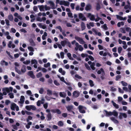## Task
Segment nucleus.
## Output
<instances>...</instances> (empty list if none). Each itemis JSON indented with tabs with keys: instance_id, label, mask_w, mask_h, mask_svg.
Returning <instances> with one entry per match:
<instances>
[{
	"instance_id": "1",
	"label": "nucleus",
	"mask_w": 131,
	"mask_h": 131,
	"mask_svg": "<svg viewBox=\"0 0 131 131\" xmlns=\"http://www.w3.org/2000/svg\"><path fill=\"white\" fill-rule=\"evenodd\" d=\"M104 113L105 114L106 116H111L112 115L116 117H117L118 114V112L115 110H113L112 112H108L105 110L104 111Z\"/></svg>"
},
{
	"instance_id": "2",
	"label": "nucleus",
	"mask_w": 131,
	"mask_h": 131,
	"mask_svg": "<svg viewBox=\"0 0 131 131\" xmlns=\"http://www.w3.org/2000/svg\"><path fill=\"white\" fill-rule=\"evenodd\" d=\"M15 71L20 75L23 74L26 71V66L24 65H23L20 71L18 69L17 67L15 68Z\"/></svg>"
},
{
	"instance_id": "3",
	"label": "nucleus",
	"mask_w": 131,
	"mask_h": 131,
	"mask_svg": "<svg viewBox=\"0 0 131 131\" xmlns=\"http://www.w3.org/2000/svg\"><path fill=\"white\" fill-rule=\"evenodd\" d=\"M12 87H10L9 88H5L3 89V94L4 95H7V93H9L10 92H12L13 90Z\"/></svg>"
},
{
	"instance_id": "4",
	"label": "nucleus",
	"mask_w": 131,
	"mask_h": 131,
	"mask_svg": "<svg viewBox=\"0 0 131 131\" xmlns=\"http://www.w3.org/2000/svg\"><path fill=\"white\" fill-rule=\"evenodd\" d=\"M25 98L24 96L22 95L20 96L19 101L18 102V104H19L20 107H21L24 103Z\"/></svg>"
},
{
	"instance_id": "5",
	"label": "nucleus",
	"mask_w": 131,
	"mask_h": 131,
	"mask_svg": "<svg viewBox=\"0 0 131 131\" xmlns=\"http://www.w3.org/2000/svg\"><path fill=\"white\" fill-rule=\"evenodd\" d=\"M78 108L80 113H85V110L86 109V108L85 107L81 105H80L78 107Z\"/></svg>"
},
{
	"instance_id": "6",
	"label": "nucleus",
	"mask_w": 131,
	"mask_h": 131,
	"mask_svg": "<svg viewBox=\"0 0 131 131\" xmlns=\"http://www.w3.org/2000/svg\"><path fill=\"white\" fill-rule=\"evenodd\" d=\"M74 38L80 44H83L85 42L83 40L82 38L77 36L75 37Z\"/></svg>"
},
{
	"instance_id": "7",
	"label": "nucleus",
	"mask_w": 131,
	"mask_h": 131,
	"mask_svg": "<svg viewBox=\"0 0 131 131\" xmlns=\"http://www.w3.org/2000/svg\"><path fill=\"white\" fill-rule=\"evenodd\" d=\"M127 116V115L125 113L120 112L119 113L118 118L120 119H121L123 117L125 118H126Z\"/></svg>"
},
{
	"instance_id": "8",
	"label": "nucleus",
	"mask_w": 131,
	"mask_h": 131,
	"mask_svg": "<svg viewBox=\"0 0 131 131\" xmlns=\"http://www.w3.org/2000/svg\"><path fill=\"white\" fill-rule=\"evenodd\" d=\"M77 46L74 48V49L76 51H77L78 49H79V51H82L83 50V49L81 45H80L79 43L78 45Z\"/></svg>"
},
{
	"instance_id": "9",
	"label": "nucleus",
	"mask_w": 131,
	"mask_h": 131,
	"mask_svg": "<svg viewBox=\"0 0 131 131\" xmlns=\"http://www.w3.org/2000/svg\"><path fill=\"white\" fill-rule=\"evenodd\" d=\"M48 3L50 4V5L51 7V8L52 9H55V7L54 4L52 1H49L48 2Z\"/></svg>"
},
{
	"instance_id": "10",
	"label": "nucleus",
	"mask_w": 131,
	"mask_h": 131,
	"mask_svg": "<svg viewBox=\"0 0 131 131\" xmlns=\"http://www.w3.org/2000/svg\"><path fill=\"white\" fill-rule=\"evenodd\" d=\"M12 41H9L8 44H7L8 47L9 48H15V45L14 44H12Z\"/></svg>"
},
{
	"instance_id": "11",
	"label": "nucleus",
	"mask_w": 131,
	"mask_h": 131,
	"mask_svg": "<svg viewBox=\"0 0 131 131\" xmlns=\"http://www.w3.org/2000/svg\"><path fill=\"white\" fill-rule=\"evenodd\" d=\"M88 17H89L90 20L92 21L94 20L95 18L94 15L90 13H88L87 15Z\"/></svg>"
},
{
	"instance_id": "12",
	"label": "nucleus",
	"mask_w": 131,
	"mask_h": 131,
	"mask_svg": "<svg viewBox=\"0 0 131 131\" xmlns=\"http://www.w3.org/2000/svg\"><path fill=\"white\" fill-rule=\"evenodd\" d=\"M110 119L115 124H118L119 122L115 117H110Z\"/></svg>"
},
{
	"instance_id": "13",
	"label": "nucleus",
	"mask_w": 131,
	"mask_h": 131,
	"mask_svg": "<svg viewBox=\"0 0 131 131\" xmlns=\"http://www.w3.org/2000/svg\"><path fill=\"white\" fill-rule=\"evenodd\" d=\"M20 125V124L18 122H17L15 125H12V127L14 129L17 130L18 129L17 126H19Z\"/></svg>"
},
{
	"instance_id": "14",
	"label": "nucleus",
	"mask_w": 131,
	"mask_h": 131,
	"mask_svg": "<svg viewBox=\"0 0 131 131\" xmlns=\"http://www.w3.org/2000/svg\"><path fill=\"white\" fill-rule=\"evenodd\" d=\"M46 18L45 17H42L41 18L40 17H38L36 18V20L39 22H42V21H45L46 20Z\"/></svg>"
},
{
	"instance_id": "15",
	"label": "nucleus",
	"mask_w": 131,
	"mask_h": 131,
	"mask_svg": "<svg viewBox=\"0 0 131 131\" xmlns=\"http://www.w3.org/2000/svg\"><path fill=\"white\" fill-rule=\"evenodd\" d=\"M17 105L14 103H11L10 108L12 110H15V108L17 106Z\"/></svg>"
},
{
	"instance_id": "16",
	"label": "nucleus",
	"mask_w": 131,
	"mask_h": 131,
	"mask_svg": "<svg viewBox=\"0 0 131 131\" xmlns=\"http://www.w3.org/2000/svg\"><path fill=\"white\" fill-rule=\"evenodd\" d=\"M0 63L2 66H7L8 65V63L4 60H1L0 62Z\"/></svg>"
},
{
	"instance_id": "17",
	"label": "nucleus",
	"mask_w": 131,
	"mask_h": 131,
	"mask_svg": "<svg viewBox=\"0 0 131 131\" xmlns=\"http://www.w3.org/2000/svg\"><path fill=\"white\" fill-rule=\"evenodd\" d=\"M86 26L87 28L89 29H90L91 28V26L93 27L94 26V24L93 22H90L86 24Z\"/></svg>"
},
{
	"instance_id": "18",
	"label": "nucleus",
	"mask_w": 131,
	"mask_h": 131,
	"mask_svg": "<svg viewBox=\"0 0 131 131\" xmlns=\"http://www.w3.org/2000/svg\"><path fill=\"white\" fill-rule=\"evenodd\" d=\"M66 107L68 111L69 112H71L73 109V106L72 105H68L66 106Z\"/></svg>"
},
{
	"instance_id": "19",
	"label": "nucleus",
	"mask_w": 131,
	"mask_h": 131,
	"mask_svg": "<svg viewBox=\"0 0 131 131\" xmlns=\"http://www.w3.org/2000/svg\"><path fill=\"white\" fill-rule=\"evenodd\" d=\"M37 25L40 28H41L43 29H45L47 28L45 25H43L42 23H38Z\"/></svg>"
},
{
	"instance_id": "20",
	"label": "nucleus",
	"mask_w": 131,
	"mask_h": 131,
	"mask_svg": "<svg viewBox=\"0 0 131 131\" xmlns=\"http://www.w3.org/2000/svg\"><path fill=\"white\" fill-rule=\"evenodd\" d=\"M79 16L80 18L82 20L86 21V19L85 17L81 13H80L79 15Z\"/></svg>"
},
{
	"instance_id": "21",
	"label": "nucleus",
	"mask_w": 131,
	"mask_h": 131,
	"mask_svg": "<svg viewBox=\"0 0 131 131\" xmlns=\"http://www.w3.org/2000/svg\"><path fill=\"white\" fill-rule=\"evenodd\" d=\"M28 74L32 78L34 79L35 78V76L34 75L33 72L32 71H29L28 73Z\"/></svg>"
},
{
	"instance_id": "22",
	"label": "nucleus",
	"mask_w": 131,
	"mask_h": 131,
	"mask_svg": "<svg viewBox=\"0 0 131 131\" xmlns=\"http://www.w3.org/2000/svg\"><path fill=\"white\" fill-rule=\"evenodd\" d=\"M73 96L75 97H78L79 95V92L77 91H74L73 93Z\"/></svg>"
},
{
	"instance_id": "23",
	"label": "nucleus",
	"mask_w": 131,
	"mask_h": 131,
	"mask_svg": "<svg viewBox=\"0 0 131 131\" xmlns=\"http://www.w3.org/2000/svg\"><path fill=\"white\" fill-rule=\"evenodd\" d=\"M47 121H50L52 118V116L51 113H48L47 115Z\"/></svg>"
},
{
	"instance_id": "24",
	"label": "nucleus",
	"mask_w": 131,
	"mask_h": 131,
	"mask_svg": "<svg viewBox=\"0 0 131 131\" xmlns=\"http://www.w3.org/2000/svg\"><path fill=\"white\" fill-rule=\"evenodd\" d=\"M58 77L59 78L60 80L62 81L63 82L66 84H67V83L64 80V78L63 77H60L59 75H57Z\"/></svg>"
},
{
	"instance_id": "25",
	"label": "nucleus",
	"mask_w": 131,
	"mask_h": 131,
	"mask_svg": "<svg viewBox=\"0 0 131 131\" xmlns=\"http://www.w3.org/2000/svg\"><path fill=\"white\" fill-rule=\"evenodd\" d=\"M92 8V6L91 5L88 4L86 5L85 7V9L86 11L90 10Z\"/></svg>"
},
{
	"instance_id": "26",
	"label": "nucleus",
	"mask_w": 131,
	"mask_h": 131,
	"mask_svg": "<svg viewBox=\"0 0 131 131\" xmlns=\"http://www.w3.org/2000/svg\"><path fill=\"white\" fill-rule=\"evenodd\" d=\"M45 5H38V7L40 11H44Z\"/></svg>"
},
{
	"instance_id": "27",
	"label": "nucleus",
	"mask_w": 131,
	"mask_h": 131,
	"mask_svg": "<svg viewBox=\"0 0 131 131\" xmlns=\"http://www.w3.org/2000/svg\"><path fill=\"white\" fill-rule=\"evenodd\" d=\"M59 95L60 96L63 97H65L66 96V94L64 92H61L59 93Z\"/></svg>"
},
{
	"instance_id": "28",
	"label": "nucleus",
	"mask_w": 131,
	"mask_h": 131,
	"mask_svg": "<svg viewBox=\"0 0 131 131\" xmlns=\"http://www.w3.org/2000/svg\"><path fill=\"white\" fill-rule=\"evenodd\" d=\"M59 72L61 73L63 75H64L65 74L66 72L65 71L63 70L62 68H60L59 70Z\"/></svg>"
},
{
	"instance_id": "29",
	"label": "nucleus",
	"mask_w": 131,
	"mask_h": 131,
	"mask_svg": "<svg viewBox=\"0 0 131 131\" xmlns=\"http://www.w3.org/2000/svg\"><path fill=\"white\" fill-rule=\"evenodd\" d=\"M111 102L113 104V105L115 108L116 109H118L119 108V107L118 105L115 103L113 101H112Z\"/></svg>"
},
{
	"instance_id": "30",
	"label": "nucleus",
	"mask_w": 131,
	"mask_h": 131,
	"mask_svg": "<svg viewBox=\"0 0 131 131\" xmlns=\"http://www.w3.org/2000/svg\"><path fill=\"white\" fill-rule=\"evenodd\" d=\"M116 16L117 17V18L118 19H119L120 20H125L126 19V17H125L124 18H123L122 17L118 15H116Z\"/></svg>"
},
{
	"instance_id": "31",
	"label": "nucleus",
	"mask_w": 131,
	"mask_h": 131,
	"mask_svg": "<svg viewBox=\"0 0 131 131\" xmlns=\"http://www.w3.org/2000/svg\"><path fill=\"white\" fill-rule=\"evenodd\" d=\"M126 31L129 32V36H131V29L129 27H127L126 28Z\"/></svg>"
},
{
	"instance_id": "32",
	"label": "nucleus",
	"mask_w": 131,
	"mask_h": 131,
	"mask_svg": "<svg viewBox=\"0 0 131 131\" xmlns=\"http://www.w3.org/2000/svg\"><path fill=\"white\" fill-rule=\"evenodd\" d=\"M67 43V39H66L64 41H61L60 43L61 45L63 47H64L65 45Z\"/></svg>"
},
{
	"instance_id": "33",
	"label": "nucleus",
	"mask_w": 131,
	"mask_h": 131,
	"mask_svg": "<svg viewBox=\"0 0 131 131\" xmlns=\"http://www.w3.org/2000/svg\"><path fill=\"white\" fill-rule=\"evenodd\" d=\"M82 30H84L85 28V26L84 23L82 22L81 24Z\"/></svg>"
},
{
	"instance_id": "34",
	"label": "nucleus",
	"mask_w": 131,
	"mask_h": 131,
	"mask_svg": "<svg viewBox=\"0 0 131 131\" xmlns=\"http://www.w3.org/2000/svg\"><path fill=\"white\" fill-rule=\"evenodd\" d=\"M95 65V63L93 62L90 65V67L93 70H94L95 69V68L94 67Z\"/></svg>"
},
{
	"instance_id": "35",
	"label": "nucleus",
	"mask_w": 131,
	"mask_h": 131,
	"mask_svg": "<svg viewBox=\"0 0 131 131\" xmlns=\"http://www.w3.org/2000/svg\"><path fill=\"white\" fill-rule=\"evenodd\" d=\"M40 113L41 115L40 117V119L42 120H44L45 118V117L44 116V114L42 112H41Z\"/></svg>"
},
{
	"instance_id": "36",
	"label": "nucleus",
	"mask_w": 131,
	"mask_h": 131,
	"mask_svg": "<svg viewBox=\"0 0 131 131\" xmlns=\"http://www.w3.org/2000/svg\"><path fill=\"white\" fill-rule=\"evenodd\" d=\"M124 25V23L123 22H118L117 24L118 27H120L121 26H123Z\"/></svg>"
},
{
	"instance_id": "37",
	"label": "nucleus",
	"mask_w": 131,
	"mask_h": 131,
	"mask_svg": "<svg viewBox=\"0 0 131 131\" xmlns=\"http://www.w3.org/2000/svg\"><path fill=\"white\" fill-rule=\"evenodd\" d=\"M27 48L30 51L34 52V48L32 47H28Z\"/></svg>"
},
{
	"instance_id": "38",
	"label": "nucleus",
	"mask_w": 131,
	"mask_h": 131,
	"mask_svg": "<svg viewBox=\"0 0 131 131\" xmlns=\"http://www.w3.org/2000/svg\"><path fill=\"white\" fill-rule=\"evenodd\" d=\"M8 18L11 21H12L13 19V17L12 15H10L8 16Z\"/></svg>"
},
{
	"instance_id": "39",
	"label": "nucleus",
	"mask_w": 131,
	"mask_h": 131,
	"mask_svg": "<svg viewBox=\"0 0 131 131\" xmlns=\"http://www.w3.org/2000/svg\"><path fill=\"white\" fill-rule=\"evenodd\" d=\"M90 85L91 87H93L94 85L93 81L91 80H90L89 81Z\"/></svg>"
},
{
	"instance_id": "40",
	"label": "nucleus",
	"mask_w": 131,
	"mask_h": 131,
	"mask_svg": "<svg viewBox=\"0 0 131 131\" xmlns=\"http://www.w3.org/2000/svg\"><path fill=\"white\" fill-rule=\"evenodd\" d=\"M96 9L97 10H99L101 8L100 5L99 3H97L96 6Z\"/></svg>"
},
{
	"instance_id": "41",
	"label": "nucleus",
	"mask_w": 131,
	"mask_h": 131,
	"mask_svg": "<svg viewBox=\"0 0 131 131\" xmlns=\"http://www.w3.org/2000/svg\"><path fill=\"white\" fill-rule=\"evenodd\" d=\"M44 7V9L46 11L49 10L51 9V8L50 7L46 5H45Z\"/></svg>"
},
{
	"instance_id": "42",
	"label": "nucleus",
	"mask_w": 131,
	"mask_h": 131,
	"mask_svg": "<svg viewBox=\"0 0 131 131\" xmlns=\"http://www.w3.org/2000/svg\"><path fill=\"white\" fill-rule=\"evenodd\" d=\"M71 43L72 45H73L74 44H75V47L77 46L78 45L79 43L76 42V41L75 40H74L73 41L71 42Z\"/></svg>"
},
{
	"instance_id": "43",
	"label": "nucleus",
	"mask_w": 131,
	"mask_h": 131,
	"mask_svg": "<svg viewBox=\"0 0 131 131\" xmlns=\"http://www.w3.org/2000/svg\"><path fill=\"white\" fill-rule=\"evenodd\" d=\"M67 56L71 60H73V59L72 57L71 56V54L70 53H68L67 54Z\"/></svg>"
},
{
	"instance_id": "44",
	"label": "nucleus",
	"mask_w": 131,
	"mask_h": 131,
	"mask_svg": "<svg viewBox=\"0 0 131 131\" xmlns=\"http://www.w3.org/2000/svg\"><path fill=\"white\" fill-rule=\"evenodd\" d=\"M31 63L32 64H37V62L35 59H32L31 60Z\"/></svg>"
},
{
	"instance_id": "45",
	"label": "nucleus",
	"mask_w": 131,
	"mask_h": 131,
	"mask_svg": "<svg viewBox=\"0 0 131 131\" xmlns=\"http://www.w3.org/2000/svg\"><path fill=\"white\" fill-rule=\"evenodd\" d=\"M31 105H27L25 107L26 108L28 111H30L31 110Z\"/></svg>"
},
{
	"instance_id": "46",
	"label": "nucleus",
	"mask_w": 131,
	"mask_h": 131,
	"mask_svg": "<svg viewBox=\"0 0 131 131\" xmlns=\"http://www.w3.org/2000/svg\"><path fill=\"white\" fill-rule=\"evenodd\" d=\"M63 124V123L62 121H59L58 124V125L60 126H62Z\"/></svg>"
},
{
	"instance_id": "47",
	"label": "nucleus",
	"mask_w": 131,
	"mask_h": 131,
	"mask_svg": "<svg viewBox=\"0 0 131 131\" xmlns=\"http://www.w3.org/2000/svg\"><path fill=\"white\" fill-rule=\"evenodd\" d=\"M69 3L68 2L64 1L63 5L65 6H68L69 5Z\"/></svg>"
},
{
	"instance_id": "48",
	"label": "nucleus",
	"mask_w": 131,
	"mask_h": 131,
	"mask_svg": "<svg viewBox=\"0 0 131 131\" xmlns=\"http://www.w3.org/2000/svg\"><path fill=\"white\" fill-rule=\"evenodd\" d=\"M42 102L40 100L38 101L37 103V105L38 106H40L41 104H42Z\"/></svg>"
},
{
	"instance_id": "49",
	"label": "nucleus",
	"mask_w": 131,
	"mask_h": 131,
	"mask_svg": "<svg viewBox=\"0 0 131 131\" xmlns=\"http://www.w3.org/2000/svg\"><path fill=\"white\" fill-rule=\"evenodd\" d=\"M10 103V100H5V103L6 105H8Z\"/></svg>"
},
{
	"instance_id": "50",
	"label": "nucleus",
	"mask_w": 131,
	"mask_h": 131,
	"mask_svg": "<svg viewBox=\"0 0 131 131\" xmlns=\"http://www.w3.org/2000/svg\"><path fill=\"white\" fill-rule=\"evenodd\" d=\"M50 64L49 62H48L47 63L45 64H44V66L45 67L47 68L50 66Z\"/></svg>"
},
{
	"instance_id": "51",
	"label": "nucleus",
	"mask_w": 131,
	"mask_h": 131,
	"mask_svg": "<svg viewBox=\"0 0 131 131\" xmlns=\"http://www.w3.org/2000/svg\"><path fill=\"white\" fill-rule=\"evenodd\" d=\"M47 94L49 95H51L52 94V91L49 90H48L47 91Z\"/></svg>"
},
{
	"instance_id": "52",
	"label": "nucleus",
	"mask_w": 131,
	"mask_h": 131,
	"mask_svg": "<svg viewBox=\"0 0 131 131\" xmlns=\"http://www.w3.org/2000/svg\"><path fill=\"white\" fill-rule=\"evenodd\" d=\"M66 44H67L68 46L71 48V45L70 42L67 39V43Z\"/></svg>"
},
{
	"instance_id": "53",
	"label": "nucleus",
	"mask_w": 131,
	"mask_h": 131,
	"mask_svg": "<svg viewBox=\"0 0 131 131\" xmlns=\"http://www.w3.org/2000/svg\"><path fill=\"white\" fill-rule=\"evenodd\" d=\"M9 97L11 99H13L14 97V95L13 93H11L8 94Z\"/></svg>"
},
{
	"instance_id": "54",
	"label": "nucleus",
	"mask_w": 131,
	"mask_h": 131,
	"mask_svg": "<svg viewBox=\"0 0 131 131\" xmlns=\"http://www.w3.org/2000/svg\"><path fill=\"white\" fill-rule=\"evenodd\" d=\"M44 92V89L43 88H40L39 91V92L41 94H42Z\"/></svg>"
},
{
	"instance_id": "55",
	"label": "nucleus",
	"mask_w": 131,
	"mask_h": 131,
	"mask_svg": "<svg viewBox=\"0 0 131 131\" xmlns=\"http://www.w3.org/2000/svg\"><path fill=\"white\" fill-rule=\"evenodd\" d=\"M85 65L86 69L89 70H91V68L89 66L87 63H85Z\"/></svg>"
},
{
	"instance_id": "56",
	"label": "nucleus",
	"mask_w": 131,
	"mask_h": 131,
	"mask_svg": "<svg viewBox=\"0 0 131 131\" xmlns=\"http://www.w3.org/2000/svg\"><path fill=\"white\" fill-rule=\"evenodd\" d=\"M16 31V30L14 28H11L10 32H13L14 33H15Z\"/></svg>"
},
{
	"instance_id": "57",
	"label": "nucleus",
	"mask_w": 131,
	"mask_h": 131,
	"mask_svg": "<svg viewBox=\"0 0 131 131\" xmlns=\"http://www.w3.org/2000/svg\"><path fill=\"white\" fill-rule=\"evenodd\" d=\"M32 117L31 116H29L26 119L27 122H29V120H32Z\"/></svg>"
},
{
	"instance_id": "58",
	"label": "nucleus",
	"mask_w": 131,
	"mask_h": 131,
	"mask_svg": "<svg viewBox=\"0 0 131 131\" xmlns=\"http://www.w3.org/2000/svg\"><path fill=\"white\" fill-rule=\"evenodd\" d=\"M121 83L122 85L123 86H126L127 85V83L123 81H122Z\"/></svg>"
},
{
	"instance_id": "59",
	"label": "nucleus",
	"mask_w": 131,
	"mask_h": 131,
	"mask_svg": "<svg viewBox=\"0 0 131 131\" xmlns=\"http://www.w3.org/2000/svg\"><path fill=\"white\" fill-rule=\"evenodd\" d=\"M102 27L105 30L107 29L108 28L106 24H105L102 26Z\"/></svg>"
},
{
	"instance_id": "60",
	"label": "nucleus",
	"mask_w": 131,
	"mask_h": 131,
	"mask_svg": "<svg viewBox=\"0 0 131 131\" xmlns=\"http://www.w3.org/2000/svg\"><path fill=\"white\" fill-rule=\"evenodd\" d=\"M122 50V48L121 47H119L118 48V51L119 53H121V51Z\"/></svg>"
},
{
	"instance_id": "61",
	"label": "nucleus",
	"mask_w": 131,
	"mask_h": 131,
	"mask_svg": "<svg viewBox=\"0 0 131 131\" xmlns=\"http://www.w3.org/2000/svg\"><path fill=\"white\" fill-rule=\"evenodd\" d=\"M120 31L122 33L125 34L126 33V32L124 29L123 28H121L120 29Z\"/></svg>"
},
{
	"instance_id": "62",
	"label": "nucleus",
	"mask_w": 131,
	"mask_h": 131,
	"mask_svg": "<svg viewBox=\"0 0 131 131\" xmlns=\"http://www.w3.org/2000/svg\"><path fill=\"white\" fill-rule=\"evenodd\" d=\"M23 62L24 64H28L30 63V60H26V61Z\"/></svg>"
},
{
	"instance_id": "63",
	"label": "nucleus",
	"mask_w": 131,
	"mask_h": 131,
	"mask_svg": "<svg viewBox=\"0 0 131 131\" xmlns=\"http://www.w3.org/2000/svg\"><path fill=\"white\" fill-rule=\"evenodd\" d=\"M5 21L6 22V24L7 26H9L10 25L9 21L8 20L5 19Z\"/></svg>"
},
{
	"instance_id": "64",
	"label": "nucleus",
	"mask_w": 131,
	"mask_h": 131,
	"mask_svg": "<svg viewBox=\"0 0 131 131\" xmlns=\"http://www.w3.org/2000/svg\"><path fill=\"white\" fill-rule=\"evenodd\" d=\"M42 74L41 72H39L37 75L36 76L37 78H39L42 76Z\"/></svg>"
}]
</instances>
